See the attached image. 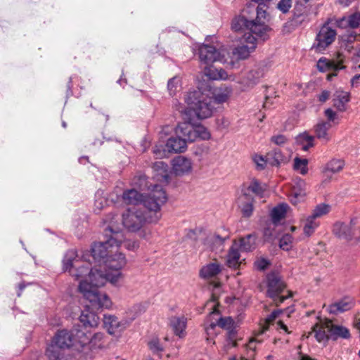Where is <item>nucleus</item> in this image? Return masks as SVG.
I'll list each match as a JSON object with an SVG mask.
<instances>
[{
	"instance_id": "nucleus-1",
	"label": "nucleus",
	"mask_w": 360,
	"mask_h": 360,
	"mask_svg": "<svg viewBox=\"0 0 360 360\" xmlns=\"http://www.w3.org/2000/svg\"><path fill=\"white\" fill-rule=\"evenodd\" d=\"M63 270L69 271L70 275L79 280L88 276V279L79 282V290L84 297L91 303L94 309H109L112 302L105 293L101 292L98 288L104 285L107 281L116 284L119 281L120 274H112L105 271L103 272L97 269H93L91 264L84 262L79 259L75 250L67 251L63 260Z\"/></svg>"
},
{
	"instance_id": "nucleus-2",
	"label": "nucleus",
	"mask_w": 360,
	"mask_h": 360,
	"mask_svg": "<svg viewBox=\"0 0 360 360\" xmlns=\"http://www.w3.org/2000/svg\"><path fill=\"white\" fill-rule=\"evenodd\" d=\"M105 240L95 243L91 248L94 259L103 261L107 271L112 274H120L119 280L122 277V269L127 264L125 255L118 252L120 243L123 240V233L119 229H114L111 226L105 229Z\"/></svg>"
},
{
	"instance_id": "nucleus-3",
	"label": "nucleus",
	"mask_w": 360,
	"mask_h": 360,
	"mask_svg": "<svg viewBox=\"0 0 360 360\" xmlns=\"http://www.w3.org/2000/svg\"><path fill=\"white\" fill-rule=\"evenodd\" d=\"M185 101L198 118L201 120L210 117L215 108L212 98L200 89L189 91Z\"/></svg>"
},
{
	"instance_id": "nucleus-4",
	"label": "nucleus",
	"mask_w": 360,
	"mask_h": 360,
	"mask_svg": "<svg viewBox=\"0 0 360 360\" xmlns=\"http://www.w3.org/2000/svg\"><path fill=\"white\" fill-rule=\"evenodd\" d=\"M246 11H240L232 20L231 28L235 31L248 30L250 34H255L260 38L262 41H265L267 38V32L269 27L264 23H255V21H248L244 15Z\"/></svg>"
},
{
	"instance_id": "nucleus-5",
	"label": "nucleus",
	"mask_w": 360,
	"mask_h": 360,
	"mask_svg": "<svg viewBox=\"0 0 360 360\" xmlns=\"http://www.w3.org/2000/svg\"><path fill=\"white\" fill-rule=\"evenodd\" d=\"M166 192L161 186L155 184L153 189L143 196L142 204L150 212L156 214L155 218L149 220V222H156L159 219L157 213L160 211L161 207L167 202Z\"/></svg>"
},
{
	"instance_id": "nucleus-6",
	"label": "nucleus",
	"mask_w": 360,
	"mask_h": 360,
	"mask_svg": "<svg viewBox=\"0 0 360 360\" xmlns=\"http://www.w3.org/2000/svg\"><path fill=\"white\" fill-rule=\"evenodd\" d=\"M175 134L184 139L186 143L193 142L198 139L207 140L210 137L207 128L201 124H193L190 122L179 123L175 129Z\"/></svg>"
},
{
	"instance_id": "nucleus-7",
	"label": "nucleus",
	"mask_w": 360,
	"mask_h": 360,
	"mask_svg": "<svg viewBox=\"0 0 360 360\" xmlns=\"http://www.w3.org/2000/svg\"><path fill=\"white\" fill-rule=\"evenodd\" d=\"M286 288L285 282L276 273H271L267 276V296L272 299L276 306L282 304L286 299L291 297V294L283 295L282 292Z\"/></svg>"
},
{
	"instance_id": "nucleus-8",
	"label": "nucleus",
	"mask_w": 360,
	"mask_h": 360,
	"mask_svg": "<svg viewBox=\"0 0 360 360\" xmlns=\"http://www.w3.org/2000/svg\"><path fill=\"white\" fill-rule=\"evenodd\" d=\"M337 35L335 30L328 26L326 22L317 33L311 50L316 53H323L335 41Z\"/></svg>"
},
{
	"instance_id": "nucleus-9",
	"label": "nucleus",
	"mask_w": 360,
	"mask_h": 360,
	"mask_svg": "<svg viewBox=\"0 0 360 360\" xmlns=\"http://www.w3.org/2000/svg\"><path fill=\"white\" fill-rule=\"evenodd\" d=\"M198 52L200 63L205 65H210L215 62L224 63L226 61V52L224 49H218L214 46L202 44L199 47Z\"/></svg>"
},
{
	"instance_id": "nucleus-10",
	"label": "nucleus",
	"mask_w": 360,
	"mask_h": 360,
	"mask_svg": "<svg viewBox=\"0 0 360 360\" xmlns=\"http://www.w3.org/2000/svg\"><path fill=\"white\" fill-rule=\"evenodd\" d=\"M146 221L143 212L135 208L128 209L122 214V224L130 232L138 231Z\"/></svg>"
},
{
	"instance_id": "nucleus-11",
	"label": "nucleus",
	"mask_w": 360,
	"mask_h": 360,
	"mask_svg": "<svg viewBox=\"0 0 360 360\" xmlns=\"http://www.w3.org/2000/svg\"><path fill=\"white\" fill-rule=\"evenodd\" d=\"M103 326L110 335H116L124 331L130 324L126 319L119 320L118 318L111 314H104Z\"/></svg>"
},
{
	"instance_id": "nucleus-12",
	"label": "nucleus",
	"mask_w": 360,
	"mask_h": 360,
	"mask_svg": "<svg viewBox=\"0 0 360 360\" xmlns=\"http://www.w3.org/2000/svg\"><path fill=\"white\" fill-rule=\"evenodd\" d=\"M257 36L252 34L245 35L244 40L246 44H242L233 50V54L239 60L247 59L250 53L255 51L257 46Z\"/></svg>"
},
{
	"instance_id": "nucleus-13",
	"label": "nucleus",
	"mask_w": 360,
	"mask_h": 360,
	"mask_svg": "<svg viewBox=\"0 0 360 360\" xmlns=\"http://www.w3.org/2000/svg\"><path fill=\"white\" fill-rule=\"evenodd\" d=\"M293 14L288 22L293 28L302 25L309 22V9L301 4H295Z\"/></svg>"
},
{
	"instance_id": "nucleus-14",
	"label": "nucleus",
	"mask_w": 360,
	"mask_h": 360,
	"mask_svg": "<svg viewBox=\"0 0 360 360\" xmlns=\"http://www.w3.org/2000/svg\"><path fill=\"white\" fill-rule=\"evenodd\" d=\"M241 11L247 12L244 16L248 21H255V23L265 24L267 13L262 6H257V7H255L254 6L248 5Z\"/></svg>"
},
{
	"instance_id": "nucleus-15",
	"label": "nucleus",
	"mask_w": 360,
	"mask_h": 360,
	"mask_svg": "<svg viewBox=\"0 0 360 360\" xmlns=\"http://www.w3.org/2000/svg\"><path fill=\"white\" fill-rule=\"evenodd\" d=\"M99 309L93 308L90 302L89 304L86 306L79 316V321L85 328H95L98 326L100 319L98 316L93 311Z\"/></svg>"
},
{
	"instance_id": "nucleus-16",
	"label": "nucleus",
	"mask_w": 360,
	"mask_h": 360,
	"mask_svg": "<svg viewBox=\"0 0 360 360\" xmlns=\"http://www.w3.org/2000/svg\"><path fill=\"white\" fill-rule=\"evenodd\" d=\"M152 169L154 172L153 177L157 181L167 184L169 181V167L163 161H157L153 163Z\"/></svg>"
},
{
	"instance_id": "nucleus-17",
	"label": "nucleus",
	"mask_w": 360,
	"mask_h": 360,
	"mask_svg": "<svg viewBox=\"0 0 360 360\" xmlns=\"http://www.w3.org/2000/svg\"><path fill=\"white\" fill-rule=\"evenodd\" d=\"M172 168L176 175H184L192 169V162L190 159L178 156L172 160Z\"/></svg>"
},
{
	"instance_id": "nucleus-18",
	"label": "nucleus",
	"mask_w": 360,
	"mask_h": 360,
	"mask_svg": "<svg viewBox=\"0 0 360 360\" xmlns=\"http://www.w3.org/2000/svg\"><path fill=\"white\" fill-rule=\"evenodd\" d=\"M53 341L60 348H69L75 345L73 331H68L67 330H60L55 335Z\"/></svg>"
},
{
	"instance_id": "nucleus-19",
	"label": "nucleus",
	"mask_w": 360,
	"mask_h": 360,
	"mask_svg": "<svg viewBox=\"0 0 360 360\" xmlns=\"http://www.w3.org/2000/svg\"><path fill=\"white\" fill-rule=\"evenodd\" d=\"M305 182L299 179L290 191L289 198L292 204L297 205L303 201L306 195Z\"/></svg>"
},
{
	"instance_id": "nucleus-20",
	"label": "nucleus",
	"mask_w": 360,
	"mask_h": 360,
	"mask_svg": "<svg viewBox=\"0 0 360 360\" xmlns=\"http://www.w3.org/2000/svg\"><path fill=\"white\" fill-rule=\"evenodd\" d=\"M267 186L266 184H262L257 179H254L251 181L249 186L243 191V197H250V193H252L259 198H264Z\"/></svg>"
},
{
	"instance_id": "nucleus-21",
	"label": "nucleus",
	"mask_w": 360,
	"mask_h": 360,
	"mask_svg": "<svg viewBox=\"0 0 360 360\" xmlns=\"http://www.w3.org/2000/svg\"><path fill=\"white\" fill-rule=\"evenodd\" d=\"M328 332L329 338L333 340L339 338L348 339L350 338L349 330L345 326L334 325L331 321L328 320Z\"/></svg>"
},
{
	"instance_id": "nucleus-22",
	"label": "nucleus",
	"mask_w": 360,
	"mask_h": 360,
	"mask_svg": "<svg viewBox=\"0 0 360 360\" xmlns=\"http://www.w3.org/2000/svg\"><path fill=\"white\" fill-rule=\"evenodd\" d=\"M186 325L187 319L184 316H174L169 318V326L172 328L174 333L179 338H183L185 336Z\"/></svg>"
},
{
	"instance_id": "nucleus-23",
	"label": "nucleus",
	"mask_w": 360,
	"mask_h": 360,
	"mask_svg": "<svg viewBox=\"0 0 360 360\" xmlns=\"http://www.w3.org/2000/svg\"><path fill=\"white\" fill-rule=\"evenodd\" d=\"M282 312L281 310H274L264 320V323L261 324L259 331L255 337L250 342L252 344L253 342H262V340L260 338L266 331L269 330V326L273 323L278 316Z\"/></svg>"
},
{
	"instance_id": "nucleus-24",
	"label": "nucleus",
	"mask_w": 360,
	"mask_h": 360,
	"mask_svg": "<svg viewBox=\"0 0 360 360\" xmlns=\"http://www.w3.org/2000/svg\"><path fill=\"white\" fill-rule=\"evenodd\" d=\"M350 100V94L349 92L342 90H337L333 95V106L339 111L344 112L346 110V105Z\"/></svg>"
},
{
	"instance_id": "nucleus-25",
	"label": "nucleus",
	"mask_w": 360,
	"mask_h": 360,
	"mask_svg": "<svg viewBox=\"0 0 360 360\" xmlns=\"http://www.w3.org/2000/svg\"><path fill=\"white\" fill-rule=\"evenodd\" d=\"M354 300L351 297H345L340 301L330 305V313H342L351 309L354 306Z\"/></svg>"
},
{
	"instance_id": "nucleus-26",
	"label": "nucleus",
	"mask_w": 360,
	"mask_h": 360,
	"mask_svg": "<svg viewBox=\"0 0 360 360\" xmlns=\"http://www.w3.org/2000/svg\"><path fill=\"white\" fill-rule=\"evenodd\" d=\"M165 147L169 153H183L186 150L187 145L184 139L179 136L170 137L166 143Z\"/></svg>"
},
{
	"instance_id": "nucleus-27",
	"label": "nucleus",
	"mask_w": 360,
	"mask_h": 360,
	"mask_svg": "<svg viewBox=\"0 0 360 360\" xmlns=\"http://www.w3.org/2000/svg\"><path fill=\"white\" fill-rule=\"evenodd\" d=\"M264 76V69L263 68L257 67L250 70L246 77L243 79V83L248 87H252L258 84Z\"/></svg>"
},
{
	"instance_id": "nucleus-28",
	"label": "nucleus",
	"mask_w": 360,
	"mask_h": 360,
	"mask_svg": "<svg viewBox=\"0 0 360 360\" xmlns=\"http://www.w3.org/2000/svg\"><path fill=\"white\" fill-rule=\"evenodd\" d=\"M333 233L340 238L351 240L354 236L352 227L342 222H336L333 228Z\"/></svg>"
},
{
	"instance_id": "nucleus-29",
	"label": "nucleus",
	"mask_w": 360,
	"mask_h": 360,
	"mask_svg": "<svg viewBox=\"0 0 360 360\" xmlns=\"http://www.w3.org/2000/svg\"><path fill=\"white\" fill-rule=\"evenodd\" d=\"M240 257L238 243L234 241L227 255L226 263L229 267L237 269L240 266Z\"/></svg>"
},
{
	"instance_id": "nucleus-30",
	"label": "nucleus",
	"mask_w": 360,
	"mask_h": 360,
	"mask_svg": "<svg viewBox=\"0 0 360 360\" xmlns=\"http://www.w3.org/2000/svg\"><path fill=\"white\" fill-rule=\"evenodd\" d=\"M221 271V266L218 263H210L203 266L199 272L200 277L210 279L217 276Z\"/></svg>"
},
{
	"instance_id": "nucleus-31",
	"label": "nucleus",
	"mask_w": 360,
	"mask_h": 360,
	"mask_svg": "<svg viewBox=\"0 0 360 360\" xmlns=\"http://www.w3.org/2000/svg\"><path fill=\"white\" fill-rule=\"evenodd\" d=\"M143 195L136 189L131 188L124 191L122 194L123 201L127 205H136L142 204Z\"/></svg>"
},
{
	"instance_id": "nucleus-32",
	"label": "nucleus",
	"mask_w": 360,
	"mask_h": 360,
	"mask_svg": "<svg viewBox=\"0 0 360 360\" xmlns=\"http://www.w3.org/2000/svg\"><path fill=\"white\" fill-rule=\"evenodd\" d=\"M331 127V124L330 122L321 121L318 122L314 126V133L316 137L319 139L323 141L325 143H327L330 141V136L328 134V131Z\"/></svg>"
},
{
	"instance_id": "nucleus-33",
	"label": "nucleus",
	"mask_w": 360,
	"mask_h": 360,
	"mask_svg": "<svg viewBox=\"0 0 360 360\" xmlns=\"http://www.w3.org/2000/svg\"><path fill=\"white\" fill-rule=\"evenodd\" d=\"M204 74L212 80H226L228 79L227 72L222 68H216L213 66L206 65L204 68Z\"/></svg>"
},
{
	"instance_id": "nucleus-34",
	"label": "nucleus",
	"mask_w": 360,
	"mask_h": 360,
	"mask_svg": "<svg viewBox=\"0 0 360 360\" xmlns=\"http://www.w3.org/2000/svg\"><path fill=\"white\" fill-rule=\"evenodd\" d=\"M266 158L268 162L272 166H279L281 164L286 162V157L281 153L278 148H275L269 152Z\"/></svg>"
},
{
	"instance_id": "nucleus-35",
	"label": "nucleus",
	"mask_w": 360,
	"mask_h": 360,
	"mask_svg": "<svg viewBox=\"0 0 360 360\" xmlns=\"http://www.w3.org/2000/svg\"><path fill=\"white\" fill-rule=\"evenodd\" d=\"M345 167V161L342 159L333 158L326 165L323 172L328 176V173H338Z\"/></svg>"
},
{
	"instance_id": "nucleus-36",
	"label": "nucleus",
	"mask_w": 360,
	"mask_h": 360,
	"mask_svg": "<svg viewBox=\"0 0 360 360\" xmlns=\"http://www.w3.org/2000/svg\"><path fill=\"white\" fill-rule=\"evenodd\" d=\"M232 89L230 86H221L214 93V97L212 98L214 103H223L226 102L230 97Z\"/></svg>"
},
{
	"instance_id": "nucleus-37",
	"label": "nucleus",
	"mask_w": 360,
	"mask_h": 360,
	"mask_svg": "<svg viewBox=\"0 0 360 360\" xmlns=\"http://www.w3.org/2000/svg\"><path fill=\"white\" fill-rule=\"evenodd\" d=\"M328 321H326L321 325H316L314 327V332L315 333V338L319 342H326L330 338H329V332H328Z\"/></svg>"
},
{
	"instance_id": "nucleus-38",
	"label": "nucleus",
	"mask_w": 360,
	"mask_h": 360,
	"mask_svg": "<svg viewBox=\"0 0 360 360\" xmlns=\"http://www.w3.org/2000/svg\"><path fill=\"white\" fill-rule=\"evenodd\" d=\"M287 212V205L285 204H280L276 207H274L270 213L271 221V223L274 224L276 225L285 217Z\"/></svg>"
},
{
	"instance_id": "nucleus-39",
	"label": "nucleus",
	"mask_w": 360,
	"mask_h": 360,
	"mask_svg": "<svg viewBox=\"0 0 360 360\" xmlns=\"http://www.w3.org/2000/svg\"><path fill=\"white\" fill-rule=\"evenodd\" d=\"M314 137L309 135L307 133L299 134L296 138L297 143L301 146L302 150L307 151L314 146Z\"/></svg>"
},
{
	"instance_id": "nucleus-40",
	"label": "nucleus",
	"mask_w": 360,
	"mask_h": 360,
	"mask_svg": "<svg viewBox=\"0 0 360 360\" xmlns=\"http://www.w3.org/2000/svg\"><path fill=\"white\" fill-rule=\"evenodd\" d=\"M106 339L107 337L103 333H96L91 337L89 344L94 349H104L106 347Z\"/></svg>"
},
{
	"instance_id": "nucleus-41",
	"label": "nucleus",
	"mask_w": 360,
	"mask_h": 360,
	"mask_svg": "<svg viewBox=\"0 0 360 360\" xmlns=\"http://www.w3.org/2000/svg\"><path fill=\"white\" fill-rule=\"evenodd\" d=\"M62 349L63 348L52 340L51 344L46 349V354L50 360H58L63 356Z\"/></svg>"
},
{
	"instance_id": "nucleus-42",
	"label": "nucleus",
	"mask_w": 360,
	"mask_h": 360,
	"mask_svg": "<svg viewBox=\"0 0 360 360\" xmlns=\"http://www.w3.org/2000/svg\"><path fill=\"white\" fill-rule=\"evenodd\" d=\"M319 222L316 219L312 217L311 215L308 216L306 219L304 225L303 231L307 236H311L315 230L319 227Z\"/></svg>"
},
{
	"instance_id": "nucleus-43",
	"label": "nucleus",
	"mask_w": 360,
	"mask_h": 360,
	"mask_svg": "<svg viewBox=\"0 0 360 360\" xmlns=\"http://www.w3.org/2000/svg\"><path fill=\"white\" fill-rule=\"evenodd\" d=\"M255 236L252 234H249L244 238L240 239L238 244L239 249L241 251L250 252L255 248V241L252 240V238Z\"/></svg>"
},
{
	"instance_id": "nucleus-44",
	"label": "nucleus",
	"mask_w": 360,
	"mask_h": 360,
	"mask_svg": "<svg viewBox=\"0 0 360 360\" xmlns=\"http://www.w3.org/2000/svg\"><path fill=\"white\" fill-rule=\"evenodd\" d=\"M72 331L73 338L75 339V344L78 343L83 347L90 342V334L87 335L84 331L81 330H75Z\"/></svg>"
},
{
	"instance_id": "nucleus-45",
	"label": "nucleus",
	"mask_w": 360,
	"mask_h": 360,
	"mask_svg": "<svg viewBox=\"0 0 360 360\" xmlns=\"http://www.w3.org/2000/svg\"><path fill=\"white\" fill-rule=\"evenodd\" d=\"M148 347L153 354L162 356V353L164 352V346L160 343L158 338H153L148 343Z\"/></svg>"
},
{
	"instance_id": "nucleus-46",
	"label": "nucleus",
	"mask_w": 360,
	"mask_h": 360,
	"mask_svg": "<svg viewBox=\"0 0 360 360\" xmlns=\"http://www.w3.org/2000/svg\"><path fill=\"white\" fill-rule=\"evenodd\" d=\"M316 67L320 72H323L336 69V65L326 58H321L317 62Z\"/></svg>"
},
{
	"instance_id": "nucleus-47",
	"label": "nucleus",
	"mask_w": 360,
	"mask_h": 360,
	"mask_svg": "<svg viewBox=\"0 0 360 360\" xmlns=\"http://www.w3.org/2000/svg\"><path fill=\"white\" fill-rule=\"evenodd\" d=\"M219 305V303L218 302L217 297H216L214 295H212L210 300H208L205 304V308L210 311V316L219 314V311L218 309Z\"/></svg>"
},
{
	"instance_id": "nucleus-48",
	"label": "nucleus",
	"mask_w": 360,
	"mask_h": 360,
	"mask_svg": "<svg viewBox=\"0 0 360 360\" xmlns=\"http://www.w3.org/2000/svg\"><path fill=\"white\" fill-rule=\"evenodd\" d=\"M330 206L328 205L322 203L315 207L311 216L315 219L321 217L327 214L330 212Z\"/></svg>"
},
{
	"instance_id": "nucleus-49",
	"label": "nucleus",
	"mask_w": 360,
	"mask_h": 360,
	"mask_svg": "<svg viewBox=\"0 0 360 360\" xmlns=\"http://www.w3.org/2000/svg\"><path fill=\"white\" fill-rule=\"evenodd\" d=\"M276 226L277 225L271 222L266 224L263 231L264 239L265 241L269 242L273 240L276 235L275 228Z\"/></svg>"
},
{
	"instance_id": "nucleus-50",
	"label": "nucleus",
	"mask_w": 360,
	"mask_h": 360,
	"mask_svg": "<svg viewBox=\"0 0 360 360\" xmlns=\"http://www.w3.org/2000/svg\"><path fill=\"white\" fill-rule=\"evenodd\" d=\"M181 81L177 77H174L169 79L167 82V90L170 96H174L180 87Z\"/></svg>"
},
{
	"instance_id": "nucleus-51",
	"label": "nucleus",
	"mask_w": 360,
	"mask_h": 360,
	"mask_svg": "<svg viewBox=\"0 0 360 360\" xmlns=\"http://www.w3.org/2000/svg\"><path fill=\"white\" fill-rule=\"evenodd\" d=\"M307 164L308 160L307 159L296 158L294 160V169L300 171V174L304 175L308 172Z\"/></svg>"
},
{
	"instance_id": "nucleus-52",
	"label": "nucleus",
	"mask_w": 360,
	"mask_h": 360,
	"mask_svg": "<svg viewBox=\"0 0 360 360\" xmlns=\"http://www.w3.org/2000/svg\"><path fill=\"white\" fill-rule=\"evenodd\" d=\"M216 323L217 326L225 330L231 329L235 326L234 320L230 316L220 317Z\"/></svg>"
},
{
	"instance_id": "nucleus-53",
	"label": "nucleus",
	"mask_w": 360,
	"mask_h": 360,
	"mask_svg": "<svg viewBox=\"0 0 360 360\" xmlns=\"http://www.w3.org/2000/svg\"><path fill=\"white\" fill-rule=\"evenodd\" d=\"M248 202L244 203L241 207V212L244 217H250L253 212V198L250 197L245 198Z\"/></svg>"
},
{
	"instance_id": "nucleus-54",
	"label": "nucleus",
	"mask_w": 360,
	"mask_h": 360,
	"mask_svg": "<svg viewBox=\"0 0 360 360\" xmlns=\"http://www.w3.org/2000/svg\"><path fill=\"white\" fill-rule=\"evenodd\" d=\"M292 236L286 233L284 234L279 240V247L281 249L288 251L292 248Z\"/></svg>"
},
{
	"instance_id": "nucleus-55",
	"label": "nucleus",
	"mask_w": 360,
	"mask_h": 360,
	"mask_svg": "<svg viewBox=\"0 0 360 360\" xmlns=\"http://www.w3.org/2000/svg\"><path fill=\"white\" fill-rule=\"evenodd\" d=\"M227 238H229V236L221 237L219 234L214 233L207 237L205 241V244L212 243L214 245H221L224 244V241Z\"/></svg>"
},
{
	"instance_id": "nucleus-56",
	"label": "nucleus",
	"mask_w": 360,
	"mask_h": 360,
	"mask_svg": "<svg viewBox=\"0 0 360 360\" xmlns=\"http://www.w3.org/2000/svg\"><path fill=\"white\" fill-rule=\"evenodd\" d=\"M349 28L355 29L360 25V12L354 13L347 17Z\"/></svg>"
},
{
	"instance_id": "nucleus-57",
	"label": "nucleus",
	"mask_w": 360,
	"mask_h": 360,
	"mask_svg": "<svg viewBox=\"0 0 360 360\" xmlns=\"http://www.w3.org/2000/svg\"><path fill=\"white\" fill-rule=\"evenodd\" d=\"M292 7V0H280L276 8L283 13H287Z\"/></svg>"
},
{
	"instance_id": "nucleus-58",
	"label": "nucleus",
	"mask_w": 360,
	"mask_h": 360,
	"mask_svg": "<svg viewBox=\"0 0 360 360\" xmlns=\"http://www.w3.org/2000/svg\"><path fill=\"white\" fill-rule=\"evenodd\" d=\"M123 244L124 247L128 250L134 251L139 248V243L135 240H124V236H123V240L120 243V246Z\"/></svg>"
},
{
	"instance_id": "nucleus-59",
	"label": "nucleus",
	"mask_w": 360,
	"mask_h": 360,
	"mask_svg": "<svg viewBox=\"0 0 360 360\" xmlns=\"http://www.w3.org/2000/svg\"><path fill=\"white\" fill-rule=\"evenodd\" d=\"M134 184L138 185L139 187L141 189H144L147 188L148 189H150V187L151 185H148V182L147 180V177L146 175H140L136 181V179H134Z\"/></svg>"
},
{
	"instance_id": "nucleus-60",
	"label": "nucleus",
	"mask_w": 360,
	"mask_h": 360,
	"mask_svg": "<svg viewBox=\"0 0 360 360\" xmlns=\"http://www.w3.org/2000/svg\"><path fill=\"white\" fill-rule=\"evenodd\" d=\"M270 264L269 260L264 258H260L255 262V266L257 269L260 271L265 270Z\"/></svg>"
},
{
	"instance_id": "nucleus-61",
	"label": "nucleus",
	"mask_w": 360,
	"mask_h": 360,
	"mask_svg": "<svg viewBox=\"0 0 360 360\" xmlns=\"http://www.w3.org/2000/svg\"><path fill=\"white\" fill-rule=\"evenodd\" d=\"M254 161L256 163L257 167L260 169H263L266 162H268L266 156L263 157L262 155H256L254 158Z\"/></svg>"
},
{
	"instance_id": "nucleus-62",
	"label": "nucleus",
	"mask_w": 360,
	"mask_h": 360,
	"mask_svg": "<svg viewBox=\"0 0 360 360\" xmlns=\"http://www.w3.org/2000/svg\"><path fill=\"white\" fill-rule=\"evenodd\" d=\"M271 141L276 145L281 146L287 141V138L284 135L278 134L273 136Z\"/></svg>"
},
{
	"instance_id": "nucleus-63",
	"label": "nucleus",
	"mask_w": 360,
	"mask_h": 360,
	"mask_svg": "<svg viewBox=\"0 0 360 360\" xmlns=\"http://www.w3.org/2000/svg\"><path fill=\"white\" fill-rule=\"evenodd\" d=\"M324 114L326 117H327L328 122H334L335 120L337 119V114L335 112H334L332 109L328 108L325 110Z\"/></svg>"
},
{
	"instance_id": "nucleus-64",
	"label": "nucleus",
	"mask_w": 360,
	"mask_h": 360,
	"mask_svg": "<svg viewBox=\"0 0 360 360\" xmlns=\"http://www.w3.org/2000/svg\"><path fill=\"white\" fill-rule=\"evenodd\" d=\"M348 18L346 17H342L336 20L335 25L337 27L340 28H347L349 27V22H347Z\"/></svg>"
}]
</instances>
